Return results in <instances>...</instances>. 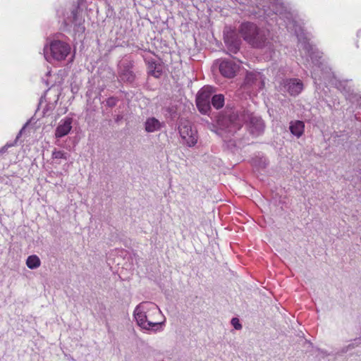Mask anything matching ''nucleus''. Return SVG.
Returning <instances> with one entry per match:
<instances>
[{
  "label": "nucleus",
  "instance_id": "nucleus-1",
  "mask_svg": "<svg viewBox=\"0 0 361 361\" xmlns=\"http://www.w3.org/2000/svg\"><path fill=\"white\" fill-rule=\"evenodd\" d=\"M135 321L142 329L156 331L164 323L165 318L157 305L150 302L140 303L133 312Z\"/></svg>",
  "mask_w": 361,
  "mask_h": 361
},
{
  "label": "nucleus",
  "instance_id": "nucleus-2",
  "mask_svg": "<svg viewBox=\"0 0 361 361\" xmlns=\"http://www.w3.org/2000/svg\"><path fill=\"white\" fill-rule=\"evenodd\" d=\"M239 32L245 41L255 47L263 46L266 40L263 32L255 24L249 22L242 23Z\"/></svg>",
  "mask_w": 361,
  "mask_h": 361
},
{
  "label": "nucleus",
  "instance_id": "nucleus-3",
  "mask_svg": "<svg viewBox=\"0 0 361 361\" xmlns=\"http://www.w3.org/2000/svg\"><path fill=\"white\" fill-rule=\"evenodd\" d=\"M71 51L70 46L61 41H53L49 47H45L44 49V57L47 61H50L51 59L57 61L65 59Z\"/></svg>",
  "mask_w": 361,
  "mask_h": 361
},
{
  "label": "nucleus",
  "instance_id": "nucleus-4",
  "mask_svg": "<svg viewBox=\"0 0 361 361\" xmlns=\"http://www.w3.org/2000/svg\"><path fill=\"white\" fill-rule=\"evenodd\" d=\"M179 133L181 138L189 147L194 146L197 142V132L192 128L188 121H182L179 126Z\"/></svg>",
  "mask_w": 361,
  "mask_h": 361
},
{
  "label": "nucleus",
  "instance_id": "nucleus-5",
  "mask_svg": "<svg viewBox=\"0 0 361 361\" xmlns=\"http://www.w3.org/2000/svg\"><path fill=\"white\" fill-rule=\"evenodd\" d=\"M216 63L221 74L227 78L235 77L240 68L238 64L230 60H219Z\"/></svg>",
  "mask_w": 361,
  "mask_h": 361
},
{
  "label": "nucleus",
  "instance_id": "nucleus-6",
  "mask_svg": "<svg viewBox=\"0 0 361 361\" xmlns=\"http://www.w3.org/2000/svg\"><path fill=\"white\" fill-rule=\"evenodd\" d=\"M280 89L292 96H296L302 92L303 84L298 79H286L281 84Z\"/></svg>",
  "mask_w": 361,
  "mask_h": 361
},
{
  "label": "nucleus",
  "instance_id": "nucleus-7",
  "mask_svg": "<svg viewBox=\"0 0 361 361\" xmlns=\"http://www.w3.org/2000/svg\"><path fill=\"white\" fill-rule=\"evenodd\" d=\"M73 118L66 117L62 119L55 130L56 137L60 138L68 135L72 128Z\"/></svg>",
  "mask_w": 361,
  "mask_h": 361
},
{
  "label": "nucleus",
  "instance_id": "nucleus-8",
  "mask_svg": "<svg viewBox=\"0 0 361 361\" xmlns=\"http://www.w3.org/2000/svg\"><path fill=\"white\" fill-rule=\"evenodd\" d=\"M161 126V123L154 117L148 118L145 123V129L147 133L158 131Z\"/></svg>",
  "mask_w": 361,
  "mask_h": 361
},
{
  "label": "nucleus",
  "instance_id": "nucleus-9",
  "mask_svg": "<svg viewBox=\"0 0 361 361\" xmlns=\"http://www.w3.org/2000/svg\"><path fill=\"white\" fill-rule=\"evenodd\" d=\"M264 121L257 117H252L250 119V130L252 133L258 135L264 130Z\"/></svg>",
  "mask_w": 361,
  "mask_h": 361
},
{
  "label": "nucleus",
  "instance_id": "nucleus-10",
  "mask_svg": "<svg viewBox=\"0 0 361 361\" xmlns=\"http://www.w3.org/2000/svg\"><path fill=\"white\" fill-rule=\"evenodd\" d=\"M305 124L302 121H296L290 124V130L291 133L297 137H300L304 133Z\"/></svg>",
  "mask_w": 361,
  "mask_h": 361
},
{
  "label": "nucleus",
  "instance_id": "nucleus-11",
  "mask_svg": "<svg viewBox=\"0 0 361 361\" xmlns=\"http://www.w3.org/2000/svg\"><path fill=\"white\" fill-rule=\"evenodd\" d=\"M213 88L210 86H205L202 87L197 94V99L202 101H207L210 103V98L213 93Z\"/></svg>",
  "mask_w": 361,
  "mask_h": 361
},
{
  "label": "nucleus",
  "instance_id": "nucleus-12",
  "mask_svg": "<svg viewBox=\"0 0 361 361\" xmlns=\"http://www.w3.org/2000/svg\"><path fill=\"white\" fill-rule=\"evenodd\" d=\"M224 40L230 51L235 54L239 50L240 45L239 39H233L231 37L226 35Z\"/></svg>",
  "mask_w": 361,
  "mask_h": 361
},
{
  "label": "nucleus",
  "instance_id": "nucleus-13",
  "mask_svg": "<svg viewBox=\"0 0 361 361\" xmlns=\"http://www.w3.org/2000/svg\"><path fill=\"white\" fill-rule=\"evenodd\" d=\"M26 265L30 269H35L40 267L41 260L36 255H30L26 259Z\"/></svg>",
  "mask_w": 361,
  "mask_h": 361
},
{
  "label": "nucleus",
  "instance_id": "nucleus-14",
  "mask_svg": "<svg viewBox=\"0 0 361 361\" xmlns=\"http://www.w3.org/2000/svg\"><path fill=\"white\" fill-rule=\"evenodd\" d=\"M258 80L259 81L260 83H262V75L259 73H248L246 75V77H245L246 84L252 85L253 84H255L257 82V81H258ZM262 85H263V84H262Z\"/></svg>",
  "mask_w": 361,
  "mask_h": 361
},
{
  "label": "nucleus",
  "instance_id": "nucleus-15",
  "mask_svg": "<svg viewBox=\"0 0 361 361\" xmlns=\"http://www.w3.org/2000/svg\"><path fill=\"white\" fill-rule=\"evenodd\" d=\"M213 106L217 109L223 107L224 104V97L223 94H216L212 98Z\"/></svg>",
  "mask_w": 361,
  "mask_h": 361
},
{
  "label": "nucleus",
  "instance_id": "nucleus-16",
  "mask_svg": "<svg viewBox=\"0 0 361 361\" xmlns=\"http://www.w3.org/2000/svg\"><path fill=\"white\" fill-rule=\"evenodd\" d=\"M196 104L199 111L202 114H207L210 110V103L207 101L199 100L196 98Z\"/></svg>",
  "mask_w": 361,
  "mask_h": 361
},
{
  "label": "nucleus",
  "instance_id": "nucleus-17",
  "mask_svg": "<svg viewBox=\"0 0 361 361\" xmlns=\"http://www.w3.org/2000/svg\"><path fill=\"white\" fill-rule=\"evenodd\" d=\"M68 157V153L62 150H57L54 149L51 153V159L58 161L59 159L67 160Z\"/></svg>",
  "mask_w": 361,
  "mask_h": 361
},
{
  "label": "nucleus",
  "instance_id": "nucleus-18",
  "mask_svg": "<svg viewBox=\"0 0 361 361\" xmlns=\"http://www.w3.org/2000/svg\"><path fill=\"white\" fill-rule=\"evenodd\" d=\"M149 70L153 76L155 78H159L161 75V69L157 67V65L154 62H149Z\"/></svg>",
  "mask_w": 361,
  "mask_h": 361
},
{
  "label": "nucleus",
  "instance_id": "nucleus-19",
  "mask_svg": "<svg viewBox=\"0 0 361 361\" xmlns=\"http://www.w3.org/2000/svg\"><path fill=\"white\" fill-rule=\"evenodd\" d=\"M228 118L229 121H231V125L233 126L234 128H240V124L236 122L238 118V115L236 114L233 113L232 114L229 115Z\"/></svg>",
  "mask_w": 361,
  "mask_h": 361
},
{
  "label": "nucleus",
  "instance_id": "nucleus-20",
  "mask_svg": "<svg viewBox=\"0 0 361 361\" xmlns=\"http://www.w3.org/2000/svg\"><path fill=\"white\" fill-rule=\"evenodd\" d=\"M231 324L235 329H240L242 328V325L240 324L239 320L237 318H233Z\"/></svg>",
  "mask_w": 361,
  "mask_h": 361
},
{
  "label": "nucleus",
  "instance_id": "nucleus-21",
  "mask_svg": "<svg viewBox=\"0 0 361 361\" xmlns=\"http://www.w3.org/2000/svg\"><path fill=\"white\" fill-rule=\"evenodd\" d=\"M13 145V144H11V145L6 144L5 146H4L3 147L1 148L0 153L5 152L8 147H12Z\"/></svg>",
  "mask_w": 361,
  "mask_h": 361
},
{
  "label": "nucleus",
  "instance_id": "nucleus-22",
  "mask_svg": "<svg viewBox=\"0 0 361 361\" xmlns=\"http://www.w3.org/2000/svg\"><path fill=\"white\" fill-rule=\"evenodd\" d=\"M126 79L128 80H132L133 79V75L132 72L129 71L126 73Z\"/></svg>",
  "mask_w": 361,
  "mask_h": 361
},
{
  "label": "nucleus",
  "instance_id": "nucleus-23",
  "mask_svg": "<svg viewBox=\"0 0 361 361\" xmlns=\"http://www.w3.org/2000/svg\"><path fill=\"white\" fill-rule=\"evenodd\" d=\"M355 347V345L354 344H349L348 346H347V350L348 349H352V348H354Z\"/></svg>",
  "mask_w": 361,
  "mask_h": 361
}]
</instances>
